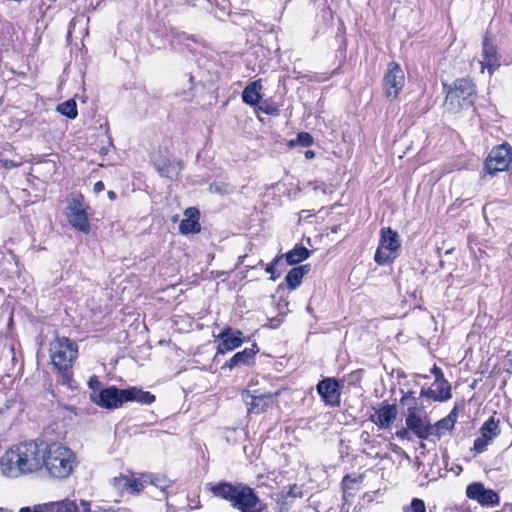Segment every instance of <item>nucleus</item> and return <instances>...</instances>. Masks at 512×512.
Segmentation results:
<instances>
[{
	"label": "nucleus",
	"mask_w": 512,
	"mask_h": 512,
	"mask_svg": "<svg viewBox=\"0 0 512 512\" xmlns=\"http://www.w3.org/2000/svg\"><path fill=\"white\" fill-rule=\"evenodd\" d=\"M145 482L154 485L164 492L166 488L172 485L173 480L162 474H147L145 475Z\"/></svg>",
	"instance_id": "27"
},
{
	"label": "nucleus",
	"mask_w": 512,
	"mask_h": 512,
	"mask_svg": "<svg viewBox=\"0 0 512 512\" xmlns=\"http://www.w3.org/2000/svg\"><path fill=\"white\" fill-rule=\"evenodd\" d=\"M2 164L7 169L19 166L18 163L13 162L12 160H2Z\"/></svg>",
	"instance_id": "45"
},
{
	"label": "nucleus",
	"mask_w": 512,
	"mask_h": 512,
	"mask_svg": "<svg viewBox=\"0 0 512 512\" xmlns=\"http://www.w3.org/2000/svg\"><path fill=\"white\" fill-rule=\"evenodd\" d=\"M396 436L402 440L409 439V429L402 428L396 431Z\"/></svg>",
	"instance_id": "42"
},
{
	"label": "nucleus",
	"mask_w": 512,
	"mask_h": 512,
	"mask_svg": "<svg viewBox=\"0 0 512 512\" xmlns=\"http://www.w3.org/2000/svg\"><path fill=\"white\" fill-rule=\"evenodd\" d=\"M474 98L473 83L467 79H458L447 91L444 108L450 113H457L472 105Z\"/></svg>",
	"instance_id": "3"
},
{
	"label": "nucleus",
	"mask_w": 512,
	"mask_h": 512,
	"mask_svg": "<svg viewBox=\"0 0 512 512\" xmlns=\"http://www.w3.org/2000/svg\"><path fill=\"white\" fill-rule=\"evenodd\" d=\"M124 400L136 401L140 404L149 405L155 401V396L148 391H143L137 387H130L125 389Z\"/></svg>",
	"instance_id": "22"
},
{
	"label": "nucleus",
	"mask_w": 512,
	"mask_h": 512,
	"mask_svg": "<svg viewBox=\"0 0 512 512\" xmlns=\"http://www.w3.org/2000/svg\"><path fill=\"white\" fill-rule=\"evenodd\" d=\"M233 188L229 184L226 183H213L209 186V192L218 193V194H230Z\"/></svg>",
	"instance_id": "32"
},
{
	"label": "nucleus",
	"mask_w": 512,
	"mask_h": 512,
	"mask_svg": "<svg viewBox=\"0 0 512 512\" xmlns=\"http://www.w3.org/2000/svg\"><path fill=\"white\" fill-rule=\"evenodd\" d=\"M95 385V382H93V379H90V384Z\"/></svg>",
	"instance_id": "53"
},
{
	"label": "nucleus",
	"mask_w": 512,
	"mask_h": 512,
	"mask_svg": "<svg viewBox=\"0 0 512 512\" xmlns=\"http://www.w3.org/2000/svg\"><path fill=\"white\" fill-rule=\"evenodd\" d=\"M379 265H390L393 258H374Z\"/></svg>",
	"instance_id": "43"
},
{
	"label": "nucleus",
	"mask_w": 512,
	"mask_h": 512,
	"mask_svg": "<svg viewBox=\"0 0 512 512\" xmlns=\"http://www.w3.org/2000/svg\"><path fill=\"white\" fill-rule=\"evenodd\" d=\"M401 403L403 405H407L408 407L410 405H412L413 403H417V400H416V397H415V393L413 391H408L406 392L402 398H401Z\"/></svg>",
	"instance_id": "35"
},
{
	"label": "nucleus",
	"mask_w": 512,
	"mask_h": 512,
	"mask_svg": "<svg viewBox=\"0 0 512 512\" xmlns=\"http://www.w3.org/2000/svg\"><path fill=\"white\" fill-rule=\"evenodd\" d=\"M232 507L239 512H263L266 504L261 501L252 488L244 485Z\"/></svg>",
	"instance_id": "10"
},
{
	"label": "nucleus",
	"mask_w": 512,
	"mask_h": 512,
	"mask_svg": "<svg viewBox=\"0 0 512 512\" xmlns=\"http://www.w3.org/2000/svg\"><path fill=\"white\" fill-rule=\"evenodd\" d=\"M504 371L512 374V353L507 352V354L504 357Z\"/></svg>",
	"instance_id": "40"
},
{
	"label": "nucleus",
	"mask_w": 512,
	"mask_h": 512,
	"mask_svg": "<svg viewBox=\"0 0 512 512\" xmlns=\"http://www.w3.org/2000/svg\"><path fill=\"white\" fill-rule=\"evenodd\" d=\"M244 487V484H231L228 482H219L213 485L210 490L214 496L227 500L231 503V506L234 504L236 498L238 497L241 488Z\"/></svg>",
	"instance_id": "16"
},
{
	"label": "nucleus",
	"mask_w": 512,
	"mask_h": 512,
	"mask_svg": "<svg viewBox=\"0 0 512 512\" xmlns=\"http://www.w3.org/2000/svg\"><path fill=\"white\" fill-rule=\"evenodd\" d=\"M125 389H118L115 386H110L102 389L98 394H92V401L100 407L106 409H116L123 405Z\"/></svg>",
	"instance_id": "12"
},
{
	"label": "nucleus",
	"mask_w": 512,
	"mask_h": 512,
	"mask_svg": "<svg viewBox=\"0 0 512 512\" xmlns=\"http://www.w3.org/2000/svg\"><path fill=\"white\" fill-rule=\"evenodd\" d=\"M437 394H444L446 395V389L445 387L448 388V392L450 393V385L448 384V382L444 379H441L440 382H437Z\"/></svg>",
	"instance_id": "41"
},
{
	"label": "nucleus",
	"mask_w": 512,
	"mask_h": 512,
	"mask_svg": "<svg viewBox=\"0 0 512 512\" xmlns=\"http://www.w3.org/2000/svg\"><path fill=\"white\" fill-rule=\"evenodd\" d=\"M217 338L221 340L217 347V355L232 351L240 347L244 342L243 333L240 330L232 329L231 327L224 328Z\"/></svg>",
	"instance_id": "14"
},
{
	"label": "nucleus",
	"mask_w": 512,
	"mask_h": 512,
	"mask_svg": "<svg viewBox=\"0 0 512 512\" xmlns=\"http://www.w3.org/2000/svg\"><path fill=\"white\" fill-rule=\"evenodd\" d=\"M47 512H78V505L68 498L45 503Z\"/></svg>",
	"instance_id": "24"
},
{
	"label": "nucleus",
	"mask_w": 512,
	"mask_h": 512,
	"mask_svg": "<svg viewBox=\"0 0 512 512\" xmlns=\"http://www.w3.org/2000/svg\"><path fill=\"white\" fill-rule=\"evenodd\" d=\"M281 256H308V250L304 247L295 248L294 250H291L285 254H282Z\"/></svg>",
	"instance_id": "38"
},
{
	"label": "nucleus",
	"mask_w": 512,
	"mask_h": 512,
	"mask_svg": "<svg viewBox=\"0 0 512 512\" xmlns=\"http://www.w3.org/2000/svg\"><path fill=\"white\" fill-rule=\"evenodd\" d=\"M279 394V391L271 393L261 392L260 390H244L242 398L248 407L249 413L260 414L275 404Z\"/></svg>",
	"instance_id": "6"
},
{
	"label": "nucleus",
	"mask_w": 512,
	"mask_h": 512,
	"mask_svg": "<svg viewBox=\"0 0 512 512\" xmlns=\"http://www.w3.org/2000/svg\"><path fill=\"white\" fill-rule=\"evenodd\" d=\"M114 512H131V510L128 508L122 507V508L114 509Z\"/></svg>",
	"instance_id": "51"
},
{
	"label": "nucleus",
	"mask_w": 512,
	"mask_h": 512,
	"mask_svg": "<svg viewBox=\"0 0 512 512\" xmlns=\"http://www.w3.org/2000/svg\"><path fill=\"white\" fill-rule=\"evenodd\" d=\"M128 483H129V478L126 476H119V477H115L113 479L114 486L119 489H126Z\"/></svg>",
	"instance_id": "36"
},
{
	"label": "nucleus",
	"mask_w": 512,
	"mask_h": 512,
	"mask_svg": "<svg viewBox=\"0 0 512 512\" xmlns=\"http://www.w3.org/2000/svg\"><path fill=\"white\" fill-rule=\"evenodd\" d=\"M145 482V475H143L142 479H131L129 478V483L127 484L126 490H130L133 493H139L143 490Z\"/></svg>",
	"instance_id": "33"
},
{
	"label": "nucleus",
	"mask_w": 512,
	"mask_h": 512,
	"mask_svg": "<svg viewBox=\"0 0 512 512\" xmlns=\"http://www.w3.org/2000/svg\"><path fill=\"white\" fill-rule=\"evenodd\" d=\"M154 166L161 176L170 179L176 178L181 171V163L175 158L156 159Z\"/></svg>",
	"instance_id": "21"
},
{
	"label": "nucleus",
	"mask_w": 512,
	"mask_h": 512,
	"mask_svg": "<svg viewBox=\"0 0 512 512\" xmlns=\"http://www.w3.org/2000/svg\"><path fill=\"white\" fill-rule=\"evenodd\" d=\"M481 65V72L483 73L485 69L488 70L491 75L494 70L498 67V59L496 54L495 47L488 41L487 38L483 41V48L481 53V59L479 60Z\"/></svg>",
	"instance_id": "17"
},
{
	"label": "nucleus",
	"mask_w": 512,
	"mask_h": 512,
	"mask_svg": "<svg viewBox=\"0 0 512 512\" xmlns=\"http://www.w3.org/2000/svg\"><path fill=\"white\" fill-rule=\"evenodd\" d=\"M283 258H274V261L268 265L266 267V272L267 273H271V279L272 280H275L276 278H278L280 276V273H278L277 275H275V267L278 265V263L282 260Z\"/></svg>",
	"instance_id": "37"
},
{
	"label": "nucleus",
	"mask_w": 512,
	"mask_h": 512,
	"mask_svg": "<svg viewBox=\"0 0 512 512\" xmlns=\"http://www.w3.org/2000/svg\"><path fill=\"white\" fill-rule=\"evenodd\" d=\"M397 409L395 405L385 404L382 405L374 415L371 416V421L379 428H388L396 419Z\"/></svg>",
	"instance_id": "19"
},
{
	"label": "nucleus",
	"mask_w": 512,
	"mask_h": 512,
	"mask_svg": "<svg viewBox=\"0 0 512 512\" xmlns=\"http://www.w3.org/2000/svg\"><path fill=\"white\" fill-rule=\"evenodd\" d=\"M81 506H82L83 512H93V509H91L89 502L81 501Z\"/></svg>",
	"instance_id": "48"
},
{
	"label": "nucleus",
	"mask_w": 512,
	"mask_h": 512,
	"mask_svg": "<svg viewBox=\"0 0 512 512\" xmlns=\"http://www.w3.org/2000/svg\"><path fill=\"white\" fill-rule=\"evenodd\" d=\"M43 467L48 474L57 479L67 478L73 471L76 456L74 452L60 443H45Z\"/></svg>",
	"instance_id": "2"
},
{
	"label": "nucleus",
	"mask_w": 512,
	"mask_h": 512,
	"mask_svg": "<svg viewBox=\"0 0 512 512\" xmlns=\"http://www.w3.org/2000/svg\"><path fill=\"white\" fill-rule=\"evenodd\" d=\"M312 144H313V138L307 132H300V133H298L296 139L291 140L289 142V145L291 147H294V146L309 147Z\"/></svg>",
	"instance_id": "29"
},
{
	"label": "nucleus",
	"mask_w": 512,
	"mask_h": 512,
	"mask_svg": "<svg viewBox=\"0 0 512 512\" xmlns=\"http://www.w3.org/2000/svg\"><path fill=\"white\" fill-rule=\"evenodd\" d=\"M200 212L195 207H189L184 211V219L179 225L182 234L198 233L201 230L199 223Z\"/></svg>",
	"instance_id": "18"
},
{
	"label": "nucleus",
	"mask_w": 512,
	"mask_h": 512,
	"mask_svg": "<svg viewBox=\"0 0 512 512\" xmlns=\"http://www.w3.org/2000/svg\"><path fill=\"white\" fill-rule=\"evenodd\" d=\"M499 419L491 416L480 428V436L474 440L473 450L476 453L484 452L488 445L500 434Z\"/></svg>",
	"instance_id": "11"
},
{
	"label": "nucleus",
	"mask_w": 512,
	"mask_h": 512,
	"mask_svg": "<svg viewBox=\"0 0 512 512\" xmlns=\"http://www.w3.org/2000/svg\"><path fill=\"white\" fill-rule=\"evenodd\" d=\"M105 186H104V183L102 181H98L94 184V187H93V190L95 193H100L104 190Z\"/></svg>",
	"instance_id": "44"
},
{
	"label": "nucleus",
	"mask_w": 512,
	"mask_h": 512,
	"mask_svg": "<svg viewBox=\"0 0 512 512\" xmlns=\"http://www.w3.org/2000/svg\"><path fill=\"white\" fill-rule=\"evenodd\" d=\"M466 496L470 500L477 502L482 507L498 506L500 503L499 495L493 489L486 488L481 482H473L466 488Z\"/></svg>",
	"instance_id": "9"
},
{
	"label": "nucleus",
	"mask_w": 512,
	"mask_h": 512,
	"mask_svg": "<svg viewBox=\"0 0 512 512\" xmlns=\"http://www.w3.org/2000/svg\"><path fill=\"white\" fill-rule=\"evenodd\" d=\"M311 267L309 264L292 268L285 277L287 287L295 290L302 282L303 277L309 273Z\"/></svg>",
	"instance_id": "23"
},
{
	"label": "nucleus",
	"mask_w": 512,
	"mask_h": 512,
	"mask_svg": "<svg viewBox=\"0 0 512 512\" xmlns=\"http://www.w3.org/2000/svg\"><path fill=\"white\" fill-rule=\"evenodd\" d=\"M45 442L30 440L12 445L0 458V468L9 478H19L43 468Z\"/></svg>",
	"instance_id": "1"
},
{
	"label": "nucleus",
	"mask_w": 512,
	"mask_h": 512,
	"mask_svg": "<svg viewBox=\"0 0 512 512\" xmlns=\"http://www.w3.org/2000/svg\"><path fill=\"white\" fill-rule=\"evenodd\" d=\"M317 392L326 405L338 407L341 403L339 383L332 378H325L317 384Z\"/></svg>",
	"instance_id": "15"
},
{
	"label": "nucleus",
	"mask_w": 512,
	"mask_h": 512,
	"mask_svg": "<svg viewBox=\"0 0 512 512\" xmlns=\"http://www.w3.org/2000/svg\"><path fill=\"white\" fill-rule=\"evenodd\" d=\"M285 259L287 260V263L289 265H295V264L301 262L302 260H305L306 258H290V257H287Z\"/></svg>",
	"instance_id": "46"
},
{
	"label": "nucleus",
	"mask_w": 512,
	"mask_h": 512,
	"mask_svg": "<svg viewBox=\"0 0 512 512\" xmlns=\"http://www.w3.org/2000/svg\"><path fill=\"white\" fill-rule=\"evenodd\" d=\"M257 352H258L257 345L253 344L251 348H245L244 350L234 354L231 357V359L222 366V369L227 368V369L231 370L234 367H238V366H242V365H249L253 361Z\"/></svg>",
	"instance_id": "20"
},
{
	"label": "nucleus",
	"mask_w": 512,
	"mask_h": 512,
	"mask_svg": "<svg viewBox=\"0 0 512 512\" xmlns=\"http://www.w3.org/2000/svg\"><path fill=\"white\" fill-rule=\"evenodd\" d=\"M445 389H446V395L437 394V391L433 390V389H427V390L422 389L420 395L422 397H426V398L432 399L434 401H445V400H448L451 398V393L448 392V388L445 387Z\"/></svg>",
	"instance_id": "30"
},
{
	"label": "nucleus",
	"mask_w": 512,
	"mask_h": 512,
	"mask_svg": "<svg viewBox=\"0 0 512 512\" xmlns=\"http://www.w3.org/2000/svg\"><path fill=\"white\" fill-rule=\"evenodd\" d=\"M86 210L87 208L83 203V196L75 195L68 199L66 212L67 220L74 229L84 234H88L91 229Z\"/></svg>",
	"instance_id": "5"
},
{
	"label": "nucleus",
	"mask_w": 512,
	"mask_h": 512,
	"mask_svg": "<svg viewBox=\"0 0 512 512\" xmlns=\"http://www.w3.org/2000/svg\"><path fill=\"white\" fill-rule=\"evenodd\" d=\"M95 385V382H93V379H90V384Z\"/></svg>",
	"instance_id": "54"
},
{
	"label": "nucleus",
	"mask_w": 512,
	"mask_h": 512,
	"mask_svg": "<svg viewBox=\"0 0 512 512\" xmlns=\"http://www.w3.org/2000/svg\"><path fill=\"white\" fill-rule=\"evenodd\" d=\"M455 423V414L454 411H452L447 417L441 419L436 423V429L438 431L441 430H452Z\"/></svg>",
	"instance_id": "31"
},
{
	"label": "nucleus",
	"mask_w": 512,
	"mask_h": 512,
	"mask_svg": "<svg viewBox=\"0 0 512 512\" xmlns=\"http://www.w3.org/2000/svg\"><path fill=\"white\" fill-rule=\"evenodd\" d=\"M260 90L261 85L259 82L255 81L250 83L242 93L243 101L249 105L257 104L261 99Z\"/></svg>",
	"instance_id": "25"
},
{
	"label": "nucleus",
	"mask_w": 512,
	"mask_h": 512,
	"mask_svg": "<svg viewBox=\"0 0 512 512\" xmlns=\"http://www.w3.org/2000/svg\"><path fill=\"white\" fill-rule=\"evenodd\" d=\"M53 365L59 371H67L78 355L77 344L68 338H57L50 348Z\"/></svg>",
	"instance_id": "4"
},
{
	"label": "nucleus",
	"mask_w": 512,
	"mask_h": 512,
	"mask_svg": "<svg viewBox=\"0 0 512 512\" xmlns=\"http://www.w3.org/2000/svg\"><path fill=\"white\" fill-rule=\"evenodd\" d=\"M19 512H47L45 503L34 505L33 507H22Z\"/></svg>",
	"instance_id": "39"
},
{
	"label": "nucleus",
	"mask_w": 512,
	"mask_h": 512,
	"mask_svg": "<svg viewBox=\"0 0 512 512\" xmlns=\"http://www.w3.org/2000/svg\"><path fill=\"white\" fill-rule=\"evenodd\" d=\"M398 234L392 231L390 228L382 230L381 235V247L387 249L390 252H394L399 247Z\"/></svg>",
	"instance_id": "26"
},
{
	"label": "nucleus",
	"mask_w": 512,
	"mask_h": 512,
	"mask_svg": "<svg viewBox=\"0 0 512 512\" xmlns=\"http://www.w3.org/2000/svg\"><path fill=\"white\" fill-rule=\"evenodd\" d=\"M405 84V74L400 65L390 62L383 78V86L387 98L394 100L398 97Z\"/></svg>",
	"instance_id": "8"
},
{
	"label": "nucleus",
	"mask_w": 512,
	"mask_h": 512,
	"mask_svg": "<svg viewBox=\"0 0 512 512\" xmlns=\"http://www.w3.org/2000/svg\"><path fill=\"white\" fill-rule=\"evenodd\" d=\"M432 371L436 375V383L440 382L441 381L440 378L441 379L443 378V374H442L441 370L437 367H434Z\"/></svg>",
	"instance_id": "47"
},
{
	"label": "nucleus",
	"mask_w": 512,
	"mask_h": 512,
	"mask_svg": "<svg viewBox=\"0 0 512 512\" xmlns=\"http://www.w3.org/2000/svg\"><path fill=\"white\" fill-rule=\"evenodd\" d=\"M108 197H109V199L114 200V199L116 198V194H115V192H113V191H109V192H108Z\"/></svg>",
	"instance_id": "52"
},
{
	"label": "nucleus",
	"mask_w": 512,
	"mask_h": 512,
	"mask_svg": "<svg viewBox=\"0 0 512 512\" xmlns=\"http://www.w3.org/2000/svg\"><path fill=\"white\" fill-rule=\"evenodd\" d=\"M93 512H114V509L112 508H103L101 506H96L94 509H93Z\"/></svg>",
	"instance_id": "49"
},
{
	"label": "nucleus",
	"mask_w": 512,
	"mask_h": 512,
	"mask_svg": "<svg viewBox=\"0 0 512 512\" xmlns=\"http://www.w3.org/2000/svg\"><path fill=\"white\" fill-rule=\"evenodd\" d=\"M57 111L69 119H75L78 114L76 102L72 99L59 104Z\"/></svg>",
	"instance_id": "28"
},
{
	"label": "nucleus",
	"mask_w": 512,
	"mask_h": 512,
	"mask_svg": "<svg viewBox=\"0 0 512 512\" xmlns=\"http://www.w3.org/2000/svg\"><path fill=\"white\" fill-rule=\"evenodd\" d=\"M404 512H426V506L423 500L413 498L409 507L403 508Z\"/></svg>",
	"instance_id": "34"
},
{
	"label": "nucleus",
	"mask_w": 512,
	"mask_h": 512,
	"mask_svg": "<svg viewBox=\"0 0 512 512\" xmlns=\"http://www.w3.org/2000/svg\"><path fill=\"white\" fill-rule=\"evenodd\" d=\"M314 156H315V153H314L312 150H308V151H306V152H305V157H306L307 159H311V158H313Z\"/></svg>",
	"instance_id": "50"
},
{
	"label": "nucleus",
	"mask_w": 512,
	"mask_h": 512,
	"mask_svg": "<svg viewBox=\"0 0 512 512\" xmlns=\"http://www.w3.org/2000/svg\"><path fill=\"white\" fill-rule=\"evenodd\" d=\"M512 161V150L509 144L504 143L494 147L486 161L485 170L493 175L497 172L505 171Z\"/></svg>",
	"instance_id": "7"
},
{
	"label": "nucleus",
	"mask_w": 512,
	"mask_h": 512,
	"mask_svg": "<svg viewBox=\"0 0 512 512\" xmlns=\"http://www.w3.org/2000/svg\"><path fill=\"white\" fill-rule=\"evenodd\" d=\"M406 425L418 438L427 439L431 434L432 427L425 418L417 413V403H413L408 408Z\"/></svg>",
	"instance_id": "13"
}]
</instances>
